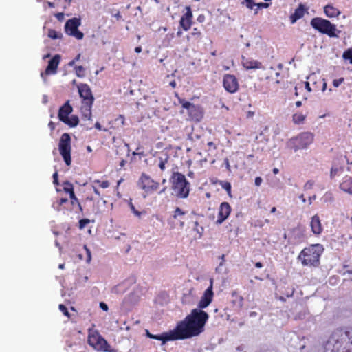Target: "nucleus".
Returning a JSON list of instances; mask_svg holds the SVG:
<instances>
[{
	"label": "nucleus",
	"mask_w": 352,
	"mask_h": 352,
	"mask_svg": "<svg viewBox=\"0 0 352 352\" xmlns=\"http://www.w3.org/2000/svg\"><path fill=\"white\" fill-rule=\"evenodd\" d=\"M208 317V314L203 310L192 309L183 320L177 322L173 330L160 335H154L146 330V334L151 339L161 340L162 344L168 341L190 338L204 331Z\"/></svg>",
	"instance_id": "nucleus-1"
},
{
	"label": "nucleus",
	"mask_w": 352,
	"mask_h": 352,
	"mask_svg": "<svg viewBox=\"0 0 352 352\" xmlns=\"http://www.w3.org/2000/svg\"><path fill=\"white\" fill-rule=\"evenodd\" d=\"M347 341L343 346V339L339 338L338 332H334L325 342L324 352H352V328L345 331Z\"/></svg>",
	"instance_id": "nucleus-2"
},
{
	"label": "nucleus",
	"mask_w": 352,
	"mask_h": 352,
	"mask_svg": "<svg viewBox=\"0 0 352 352\" xmlns=\"http://www.w3.org/2000/svg\"><path fill=\"white\" fill-rule=\"evenodd\" d=\"M324 250L323 245L321 244H312L307 248H305L300 252L298 259L301 261L303 266L318 267L320 265V258Z\"/></svg>",
	"instance_id": "nucleus-3"
},
{
	"label": "nucleus",
	"mask_w": 352,
	"mask_h": 352,
	"mask_svg": "<svg viewBox=\"0 0 352 352\" xmlns=\"http://www.w3.org/2000/svg\"><path fill=\"white\" fill-rule=\"evenodd\" d=\"M137 186L139 189L142 190V197L144 198H146L155 192H157L159 195L164 194L167 190L166 186L160 189V184L145 173H142L140 176Z\"/></svg>",
	"instance_id": "nucleus-4"
},
{
	"label": "nucleus",
	"mask_w": 352,
	"mask_h": 352,
	"mask_svg": "<svg viewBox=\"0 0 352 352\" xmlns=\"http://www.w3.org/2000/svg\"><path fill=\"white\" fill-rule=\"evenodd\" d=\"M172 194L177 198L185 199L188 197L190 192V183L186 177L181 173L173 172L170 178Z\"/></svg>",
	"instance_id": "nucleus-5"
},
{
	"label": "nucleus",
	"mask_w": 352,
	"mask_h": 352,
	"mask_svg": "<svg viewBox=\"0 0 352 352\" xmlns=\"http://www.w3.org/2000/svg\"><path fill=\"white\" fill-rule=\"evenodd\" d=\"M310 25L318 32L326 34L330 38H338L341 31L335 24L322 17H314L310 21Z\"/></svg>",
	"instance_id": "nucleus-6"
},
{
	"label": "nucleus",
	"mask_w": 352,
	"mask_h": 352,
	"mask_svg": "<svg viewBox=\"0 0 352 352\" xmlns=\"http://www.w3.org/2000/svg\"><path fill=\"white\" fill-rule=\"evenodd\" d=\"M314 135L309 132H303L296 137L289 139L287 143V148L294 152L298 150L306 149L313 142Z\"/></svg>",
	"instance_id": "nucleus-7"
},
{
	"label": "nucleus",
	"mask_w": 352,
	"mask_h": 352,
	"mask_svg": "<svg viewBox=\"0 0 352 352\" xmlns=\"http://www.w3.org/2000/svg\"><path fill=\"white\" fill-rule=\"evenodd\" d=\"M72 111L73 108L70 105L69 101L67 100L62 107H60L58 114L59 120L70 127L76 126L79 122V119L77 116H72L69 118V115L72 112Z\"/></svg>",
	"instance_id": "nucleus-8"
},
{
	"label": "nucleus",
	"mask_w": 352,
	"mask_h": 352,
	"mask_svg": "<svg viewBox=\"0 0 352 352\" xmlns=\"http://www.w3.org/2000/svg\"><path fill=\"white\" fill-rule=\"evenodd\" d=\"M58 150L66 165L70 166L72 146L71 137L69 133H65L61 135L58 142Z\"/></svg>",
	"instance_id": "nucleus-9"
},
{
	"label": "nucleus",
	"mask_w": 352,
	"mask_h": 352,
	"mask_svg": "<svg viewBox=\"0 0 352 352\" xmlns=\"http://www.w3.org/2000/svg\"><path fill=\"white\" fill-rule=\"evenodd\" d=\"M87 341L90 346L98 351H102L105 352L110 351V345L108 344L107 341L96 331L89 333Z\"/></svg>",
	"instance_id": "nucleus-10"
},
{
	"label": "nucleus",
	"mask_w": 352,
	"mask_h": 352,
	"mask_svg": "<svg viewBox=\"0 0 352 352\" xmlns=\"http://www.w3.org/2000/svg\"><path fill=\"white\" fill-rule=\"evenodd\" d=\"M190 214L188 211L182 210L177 207L173 212L169 219V222L174 228H182L185 223L188 221Z\"/></svg>",
	"instance_id": "nucleus-11"
},
{
	"label": "nucleus",
	"mask_w": 352,
	"mask_h": 352,
	"mask_svg": "<svg viewBox=\"0 0 352 352\" xmlns=\"http://www.w3.org/2000/svg\"><path fill=\"white\" fill-rule=\"evenodd\" d=\"M80 25L81 20L80 18L74 17L70 19L65 24V32L78 40H81L84 37V34L78 30V27Z\"/></svg>",
	"instance_id": "nucleus-12"
},
{
	"label": "nucleus",
	"mask_w": 352,
	"mask_h": 352,
	"mask_svg": "<svg viewBox=\"0 0 352 352\" xmlns=\"http://www.w3.org/2000/svg\"><path fill=\"white\" fill-rule=\"evenodd\" d=\"M223 86L228 93H236L239 87L238 79L234 75L226 74L223 76Z\"/></svg>",
	"instance_id": "nucleus-13"
},
{
	"label": "nucleus",
	"mask_w": 352,
	"mask_h": 352,
	"mask_svg": "<svg viewBox=\"0 0 352 352\" xmlns=\"http://www.w3.org/2000/svg\"><path fill=\"white\" fill-rule=\"evenodd\" d=\"M61 57L59 54H56L49 61L48 65L44 72H41V76L43 78L44 75L48 76L55 74L57 72L58 65L60 62Z\"/></svg>",
	"instance_id": "nucleus-14"
},
{
	"label": "nucleus",
	"mask_w": 352,
	"mask_h": 352,
	"mask_svg": "<svg viewBox=\"0 0 352 352\" xmlns=\"http://www.w3.org/2000/svg\"><path fill=\"white\" fill-rule=\"evenodd\" d=\"M186 13L180 19L179 25L184 31H188L192 25L193 15L190 6H186Z\"/></svg>",
	"instance_id": "nucleus-15"
},
{
	"label": "nucleus",
	"mask_w": 352,
	"mask_h": 352,
	"mask_svg": "<svg viewBox=\"0 0 352 352\" xmlns=\"http://www.w3.org/2000/svg\"><path fill=\"white\" fill-rule=\"evenodd\" d=\"M78 88L80 96L82 98V102L94 103V98L88 85L82 83Z\"/></svg>",
	"instance_id": "nucleus-16"
},
{
	"label": "nucleus",
	"mask_w": 352,
	"mask_h": 352,
	"mask_svg": "<svg viewBox=\"0 0 352 352\" xmlns=\"http://www.w3.org/2000/svg\"><path fill=\"white\" fill-rule=\"evenodd\" d=\"M213 298V292L212 287L210 285L204 293V295L201 296V300L198 303V310H201V309H204L207 307L210 303L212 302Z\"/></svg>",
	"instance_id": "nucleus-17"
},
{
	"label": "nucleus",
	"mask_w": 352,
	"mask_h": 352,
	"mask_svg": "<svg viewBox=\"0 0 352 352\" xmlns=\"http://www.w3.org/2000/svg\"><path fill=\"white\" fill-rule=\"evenodd\" d=\"M307 11V8L305 7V6L300 3L297 8L295 9L294 12L292 13L289 16L291 23L294 24L298 20L301 19Z\"/></svg>",
	"instance_id": "nucleus-18"
},
{
	"label": "nucleus",
	"mask_w": 352,
	"mask_h": 352,
	"mask_svg": "<svg viewBox=\"0 0 352 352\" xmlns=\"http://www.w3.org/2000/svg\"><path fill=\"white\" fill-rule=\"evenodd\" d=\"M187 41L192 45H197L201 41L202 34L199 29L194 28L192 31L186 36Z\"/></svg>",
	"instance_id": "nucleus-19"
},
{
	"label": "nucleus",
	"mask_w": 352,
	"mask_h": 352,
	"mask_svg": "<svg viewBox=\"0 0 352 352\" xmlns=\"http://www.w3.org/2000/svg\"><path fill=\"white\" fill-rule=\"evenodd\" d=\"M310 226L311 231L314 234L319 235L322 232L321 221L318 214L314 215L311 218Z\"/></svg>",
	"instance_id": "nucleus-20"
},
{
	"label": "nucleus",
	"mask_w": 352,
	"mask_h": 352,
	"mask_svg": "<svg viewBox=\"0 0 352 352\" xmlns=\"http://www.w3.org/2000/svg\"><path fill=\"white\" fill-rule=\"evenodd\" d=\"M242 65L247 69H260L262 67V63L258 60L252 58H246L242 57Z\"/></svg>",
	"instance_id": "nucleus-21"
},
{
	"label": "nucleus",
	"mask_w": 352,
	"mask_h": 352,
	"mask_svg": "<svg viewBox=\"0 0 352 352\" xmlns=\"http://www.w3.org/2000/svg\"><path fill=\"white\" fill-rule=\"evenodd\" d=\"M340 190L342 191L352 195V177L346 175L344 176L339 186Z\"/></svg>",
	"instance_id": "nucleus-22"
},
{
	"label": "nucleus",
	"mask_w": 352,
	"mask_h": 352,
	"mask_svg": "<svg viewBox=\"0 0 352 352\" xmlns=\"http://www.w3.org/2000/svg\"><path fill=\"white\" fill-rule=\"evenodd\" d=\"M93 103L90 102H82V105L80 107V111L82 113V118L85 120H90L91 119L92 108Z\"/></svg>",
	"instance_id": "nucleus-23"
},
{
	"label": "nucleus",
	"mask_w": 352,
	"mask_h": 352,
	"mask_svg": "<svg viewBox=\"0 0 352 352\" xmlns=\"http://www.w3.org/2000/svg\"><path fill=\"white\" fill-rule=\"evenodd\" d=\"M191 120L198 122L203 118V111L201 108L198 105H193V108L188 112Z\"/></svg>",
	"instance_id": "nucleus-24"
},
{
	"label": "nucleus",
	"mask_w": 352,
	"mask_h": 352,
	"mask_svg": "<svg viewBox=\"0 0 352 352\" xmlns=\"http://www.w3.org/2000/svg\"><path fill=\"white\" fill-rule=\"evenodd\" d=\"M230 302L232 305L233 309L236 311L239 310L243 306V298L241 296L236 292H233L231 295Z\"/></svg>",
	"instance_id": "nucleus-25"
},
{
	"label": "nucleus",
	"mask_w": 352,
	"mask_h": 352,
	"mask_svg": "<svg viewBox=\"0 0 352 352\" xmlns=\"http://www.w3.org/2000/svg\"><path fill=\"white\" fill-rule=\"evenodd\" d=\"M324 12L329 18H333L339 16L340 11L331 4H328L324 7Z\"/></svg>",
	"instance_id": "nucleus-26"
},
{
	"label": "nucleus",
	"mask_w": 352,
	"mask_h": 352,
	"mask_svg": "<svg viewBox=\"0 0 352 352\" xmlns=\"http://www.w3.org/2000/svg\"><path fill=\"white\" fill-rule=\"evenodd\" d=\"M231 210V206L228 202L221 203V223L229 217Z\"/></svg>",
	"instance_id": "nucleus-27"
},
{
	"label": "nucleus",
	"mask_w": 352,
	"mask_h": 352,
	"mask_svg": "<svg viewBox=\"0 0 352 352\" xmlns=\"http://www.w3.org/2000/svg\"><path fill=\"white\" fill-rule=\"evenodd\" d=\"M68 202L67 198H57L52 204V207L57 211H61L65 209L64 204Z\"/></svg>",
	"instance_id": "nucleus-28"
},
{
	"label": "nucleus",
	"mask_w": 352,
	"mask_h": 352,
	"mask_svg": "<svg viewBox=\"0 0 352 352\" xmlns=\"http://www.w3.org/2000/svg\"><path fill=\"white\" fill-rule=\"evenodd\" d=\"M169 160V156L167 154H164V157L160 156L158 157V164L157 166L160 168L162 171H164L166 169V164L168 163Z\"/></svg>",
	"instance_id": "nucleus-29"
},
{
	"label": "nucleus",
	"mask_w": 352,
	"mask_h": 352,
	"mask_svg": "<svg viewBox=\"0 0 352 352\" xmlns=\"http://www.w3.org/2000/svg\"><path fill=\"white\" fill-rule=\"evenodd\" d=\"M63 191L65 192L68 193L69 195V197L74 196V194L75 192H74V186L71 182H69L68 181H65L63 183Z\"/></svg>",
	"instance_id": "nucleus-30"
},
{
	"label": "nucleus",
	"mask_w": 352,
	"mask_h": 352,
	"mask_svg": "<svg viewBox=\"0 0 352 352\" xmlns=\"http://www.w3.org/2000/svg\"><path fill=\"white\" fill-rule=\"evenodd\" d=\"M344 60L352 64V47L344 51L342 56Z\"/></svg>",
	"instance_id": "nucleus-31"
},
{
	"label": "nucleus",
	"mask_w": 352,
	"mask_h": 352,
	"mask_svg": "<svg viewBox=\"0 0 352 352\" xmlns=\"http://www.w3.org/2000/svg\"><path fill=\"white\" fill-rule=\"evenodd\" d=\"M131 212L134 214L135 216H136L138 218H141L142 217V214H145L146 212L145 211H142V212H140V211H138L135 206L133 205V202H132V200L130 199L129 204H128Z\"/></svg>",
	"instance_id": "nucleus-32"
},
{
	"label": "nucleus",
	"mask_w": 352,
	"mask_h": 352,
	"mask_svg": "<svg viewBox=\"0 0 352 352\" xmlns=\"http://www.w3.org/2000/svg\"><path fill=\"white\" fill-rule=\"evenodd\" d=\"M305 118L306 116L302 113H295L293 116V121L295 124H300L304 122Z\"/></svg>",
	"instance_id": "nucleus-33"
},
{
	"label": "nucleus",
	"mask_w": 352,
	"mask_h": 352,
	"mask_svg": "<svg viewBox=\"0 0 352 352\" xmlns=\"http://www.w3.org/2000/svg\"><path fill=\"white\" fill-rule=\"evenodd\" d=\"M48 36L52 39L60 38L62 37V34L58 32L53 29H50L48 30Z\"/></svg>",
	"instance_id": "nucleus-34"
},
{
	"label": "nucleus",
	"mask_w": 352,
	"mask_h": 352,
	"mask_svg": "<svg viewBox=\"0 0 352 352\" xmlns=\"http://www.w3.org/2000/svg\"><path fill=\"white\" fill-rule=\"evenodd\" d=\"M69 198H70V200H71L72 205V206L76 205L78 206L79 210L80 212H82V210H82V206H81L78 199L76 197L75 193L74 194V196H70Z\"/></svg>",
	"instance_id": "nucleus-35"
},
{
	"label": "nucleus",
	"mask_w": 352,
	"mask_h": 352,
	"mask_svg": "<svg viewBox=\"0 0 352 352\" xmlns=\"http://www.w3.org/2000/svg\"><path fill=\"white\" fill-rule=\"evenodd\" d=\"M241 3L248 9H253L256 6L255 0H240Z\"/></svg>",
	"instance_id": "nucleus-36"
},
{
	"label": "nucleus",
	"mask_w": 352,
	"mask_h": 352,
	"mask_svg": "<svg viewBox=\"0 0 352 352\" xmlns=\"http://www.w3.org/2000/svg\"><path fill=\"white\" fill-rule=\"evenodd\" d=\"M221 188H223V189H225L226 190L229 197H232V194H231L232 186L230 182H221Z\"/></svg>",
	"instance_id": "nucleus-37"
},
{
	"label": "nucleus",
	"mask_w": 352,
	"mask_h": 352,
	"mask_svg": "<svg viewBox=\"0 0 352 352\" xmlns=\"http://www.w3.org/2000/svg\"><path fill=\"white\" fill-rule=\"evenodd\" d=\"M75 72L77 76L80 78L85 76V68L82 66H76L75 67Z\"/></svg>",
	"instance_id": "nucleus-38"
},
{
	"label": "nucleus",
	"mask_w": 352,
	"mask_h": 352,
	"mask_svg": "<svg viewBox=\"0 0 352 352\" xmlns=\"http://www.w3.org/2000/svg\"><path fill=\"white\" fill-rule=\"evenodd\" d=\"M180 103L182 105V107L188 111V112L190 110L191 108H193L194 104L190 103L188 101H184V100H179Z\"/></svg>",
	"instance_id": "nucleus-39"
},
{
	"label": "nucleus",
	"mask_w": 352,
	"mask_h": 352,
	"mask_svg": "<svg viewBox=\"0 0 352 352\" xmlns=\"http://www.w3.org/2000/svg\"><path fill=\"white\" fill-rule=\"evenodd\" d=\"M94 183L98 184V186L102 188H107L110 185L109 182L107 180H105V181L95 180Z\"/></svg>",
	"instance_id": "nucleus-40"
},
{
	"label": "nucleus",
	"mask_w": 352,
	"mask_h": 352,
	"mask_svg": "<svg viewBox=\"0 0 352 352\" xmlns=\"http://www.w3.org/2000/svg\"><path fill=\"white\" fill-rule=\"evenodd\" d=\"M58 308L65 316H67L68 318H70V314L69 313L67 308L64 305L60 304Z\"/></svg>",
	"instance_id": "nucleus-41"
},
{
	"label": "nucleus",
	"mask_w": 352,
	"mask_h": 352,
	"mask_svg": "<svg viewBox=\"0 0 352 352\" xmlns=\"http://www.w3.org/2000/svg\"><path fill=\"white\" fill-rule=\"evenodd\" d=\"M83 248H84V250H85V252H86L85 261H87V263H89L91 261V251L87 248V246L86 245H84Z\"/></svg>",
	"instance_id": "nucleus-42"
},
{
	"label": "nucleus",
	"mask_w": 352,
	"mask_h": 352,
	"mask_svg": "<svg viewBox=\"0 0 352 352\" xmlns=\"http://www.w3.org/2000/svg\"><path fill=\"white\" fill-rule=\"evenodd\" d=\"M256 6L257 7V8L255 10L254 14H257L258 13V9L268 8L270 6V4L267 3H263V2L258 3H256Z\"/></svg>",
	"instance_id": "nucleus-43"
},
{
	"label": "nucleus",
	"mask_w": 352,
	"mask_h": 352,
	"mask_svg": "<svg viewBox=\"0 0 352 352\" xmlns=\"http://www.w3.org/2000/svg\"><path fill=\"white\" fill-rule=\"evenodd\" d=\"M194 229L196 230L197 234H199V237L201 236L202 232L204 231V228L201 226H199V224L197 221L195 222V228Z\"/></svg>",
	"instance_id": "nucleus-44"
},
{
	"label": "nucleus",
	"mask_w": 352,
	"mask_h": 352,
	"mask_svg": "<svg viewBox=\"0 0 352 352\" xmlns=\"http://www.w3.org/2000/svg\"><path fill=\"white\" fill-rule=\"evenodd\" d=\"M90 221L88 219H82L79 221V228L83 229L88 223H89Z\"/></svg>",
	"instance_id": "nucleus-45"
},
{
	"label": "nucleus",
	"mask_w": 352,
	"mask_h": 352,
	"mask_svg": "<svg viewBox=\"0 0 352 352\" xmlns=\"http://www.w3.org/2000/svg\"><path fill=\"white\" fill-rule=\"evenodd\" d=\"M314 185V182L312 180H309L304 185V190H310L313 188Z\"/></svg>",
	"instance_id": "nucleus-46"
},
{
	"label": "nucleus",
	"mask_w": 352,
	"mask_h": 352,
	"mask_svg": "<svg viewBox=\"0 0 352 352\" xmlns=\"http://www.w3.org/2000/svg\"><path fill=\"white\" fill-rule=\"evenodd\" d=\"M344 78H340L338 79H334L333 80V85L335 87H338L343 82H344Z\"/></svg>",
	"instance_id": "nucleus-47"
},
{
	"label": "nucleus",
	"mask_w": 352,
	"mask_h": 352,
	"mask_svg": "<svg viewBox=\"0 0 352 352\" xmlns=\"http://www.w3.org/2000/svg\"><path fill=\"white\" fill-rule=\"evenodd\" d=\"M53 183L54 184L58 186L59 184V182H58V172L56 171L54 174H53Z\"/></svg>",
	"instance_id": "nucleus-48"
},
{
	"label": "nucleus",
	"mask_w": 352,
	"mask_h": 352,
	"mask_svg": "<svg viewBox=\"0 0 352 352\" xmlns=\"http://www.w3.org/2000/svg\"><path fill=\"white\" fill-rule=\"evenodd\" d=\"M116 121H119L122 125H124L125 124V118L122 115H119L116 118Z\"/></svg>",
	"instance_id": "nucleus-49"
},
{
	"label": "nucleus",
	"mask_w": 352,
	"mask_h": 352,
	"mask_svg": "<svg viewBox=\"0 0 352 352\" xmlns=\"http://www.w3.org/2000/svg\"><path fill=\"white\" fill-rule=\"evenodd\" d=\"M99 306L104 311H107L109 310L108 305L104 302H100Z\"/></svg>",
	"instance_id": "nucleus-50"
},
{
	"label": "nucleus",
	"mask_w": 352,
	"mask_h": 352,
	"mask_svg": "<svg viewBox=\"0 0 352 352\" xmlns=\"http://www.w3.org/2000/svg\"><path fill=\"white\" fill-rule=\"evenodd\" d=\"M263 179L261 177H256L254 180V184L256 186H261Z\"/></svg>",
	"instance_id": "nucleus-51"
},
{
	"label": "nucleus",
	"mask_w": 352,
	"mask_h": 352,
	"mask_svg": "<svg viewBox=\"0 0 352 352\" xmlns=\"http://www.w3.org/2000/svg\"><path fill=\"white\" fill-rule=\"evenodd\" d=\"M80 57V54H79L74 60H72L71 62H69V65H73L76 61L79 60Z\"/></svg>",
	"instance_id": "nucleus-52"
},
{
	"label": "nucleus",
	"mask_w": 352,
	"mask_h": 352,
	"mask_svg": "<svg viewBox=\"0 0 352 352\" xmlns=\"http://www.w3.org/2000/svg\"><path fill=\"white\" fill-rule=\"evenodd\" d=\"M56 18L58 19V20H62L64 17V14L63 12H59V13H57L56 14Z\"/></svg>",
	"instance_id": "nucleus-53"
},
{
	"label": "nucleus",
	"mask_w": 352,
	"mask_h": 352,
	"mask_svg": "<svg viewBox=\"0 0 352 352\" xmlns=\"http://www.w3.org/2000/svg\"><path fill=\"white\" fill-rule=\"evenodd\" d=\"M305 89L308 91H311V88L310 87V84L309 82H305Z\"/></svg>",
	"instance_id": "nucleus-54"
},
{
	"label": "nucleus",
	"mask_w": 352,
	"mask_h": 352,
	"mask_svg": "<svg viewBox=\"0 0 352 352\" xmlns=\"http://www.w3.org/2000/svg\"><path fill=\"white\" fill-rule=\"evenodd\" d=\"M48 126L50 127V129L52 130V131H54L55 129V124L53 122H50V123L48 124Z\"/></svg>",
	"instance_id": "nucleus-55"
},
{
	"label": "nucleus",
	"mask_w": 352,
	"mask_h": 352,
	"mask_svg": "<svg viewBox=\"0 0 352 352\" xmlns=\"http://www.w3.org/2000/svg\"><path fill=\"white\" fill-rule=\"evenodd\" d=\"M223 164H225V166H226V168H227L228 170H230V164H229V161H228V158H226V159L224 160V162H223Z\"/></svg>",
	"instance_id": "nucleus-56"
},
{
	"label": "nucleus",
	"mask_w": 352,
	"mask_h": 352,
	"mask_svg": "<svg viewBox=\"0 0 352 352\" xmlns=\"http://www.w3.org/2000/svg\"><path fill=\"white\" fill-rule=\"evenodd\" d=\"M254 157V155H248L246 157V160L248 162H252V159ZM252 164V162H251Z\"/></svg>",
	"instance_id": "nucleus-57"
},
{
	"label": "nucleus",
	"mask_w": 352,
	"mask_h": 352,
	"mask_svg": "<svg viewBox=\"0 0 352 352\" xmlns=\"http://www.w3.org/2000/svg\"><path fill=\"white\" fill-rule=\"evenodd\" d=\"M336 171H337V169H333V168H331V173H330V176L331 178H333L335 176Z\"/></svg>",
	"instance_id": "nucleus-58"
},
{
	"label": "nucleus",
	"mask_w": 352,
	"mask_h": 352,
	"mask_svg": "<svg viewBox=\"0 0 352 352\" xmlns=\"http://www.w3.org/2000/svg\"><path fill=\"white\" fill-rule=\"evenodd\" d=\"M208 147H209V150H210L212 148H213L214 149H215V148H216V147L214 146V143H213V142H208Z\"/></svg>",
	"instance_id": "nucleus-59"
},
{
	"label": "nucleus",
	"mask_w": 352,
	"mask_h": 352,
	"mask_svg": "<svg viewBox=\"0 0 352 352\" xmlns=\"http://www.w3.org/2000/svg\"><path fill=\"white\" fill-rule=\"evenodd\" d=\"M294 294V289H292L291 292H288L285 294L286 297H292Z\"/></svg>",
	"instance_id": "nucleus-60"
},
{
	"label": "nucleus",
	"mask_w": 352,
	"mask_h": 352,
	"mask_svg": "<svg viewBox=\"0 0 352 352\" xmlns=\"http://www.w3.org/2000/svg\"><path fill=\"white\" fill-rule=\"evenodd\" d=\"M126 163V160H122L120 162V168H123V167L125 166Z\"/></svg>",
	"instance_id": "nucleus-61"
},
{
	"label": "nucleus",
	"mask_w": 352,
	"mask_h": 352,
	"mask_svg": "<svg viewBox=\"0 0 352 352\" xmlns=\"http://www.w3.org/2000/svg\"><path fill=\"white\" fill-rule=\"evenodd\" d=\"M263 265L261 262H256L255 263V267H257V268H261L263 267Z\"/></svg>",
	"instance_id": "nucleus-62"
},
{
	"label": "nucleus",
	"mask_w": 352,
	"mask_h": 352,
	"mask_svg": "<svg viewBox=\"0 0 352 352\" xmlns=\"http://www.w3.org/2000/svg\"><path fill=\"white\" fill-rule=\"evenodd\" d=\"M95 127H96L97 129L100 130V131L102 129V126H101L100 124L98 122H97L95 124Z\"/></svg>",
	"instance_id": "nucleus-63"
},
{
	"label": "nucleus",
	"mask_w": 352,
	"mask_h": 352,
	"mask_svg": "<svg viewBox=\"0 0 352 352\" xmlns=\"http://www.w3.org/2000/svg\"><path fill=\"white\" fill-rule=\"evenodd\" d=\"M135 52L136 53H140L142 52V47L141 46H138L135 48Z\"/></svg>",
	"instance_id": "nucleus-64"
}]
</instances>
